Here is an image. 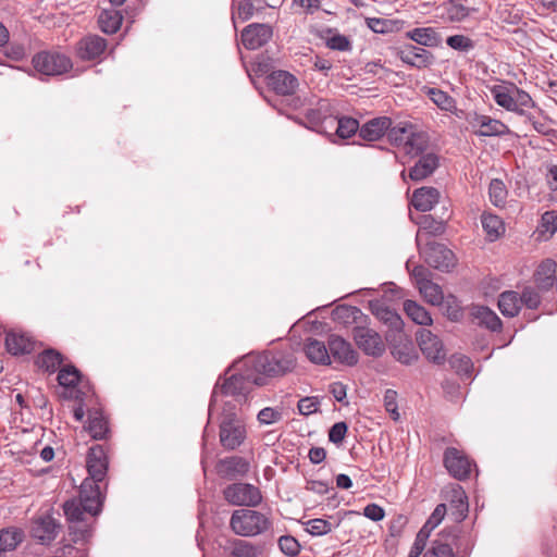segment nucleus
<instances>
[{"label": "nucleus", "instance_id": "nucleus-54", "mask_svg": "<svg viewBox=\"0 0 557 557\" xmlns=\"http://www.w3.org/2000/svg\"><path fill=\"white\" fill-rule=\"evenodd\" d=\"M306 524V530L313 536H322L332 531V523L321 518L310 519Z\"/></svg>", "mask_w": 557, "mask_h": 557}, {"label": "nucleus", "instance_id": "nucleus-57", "mask_svg": "<svg viewBox=\"0 0 557 557\" xmlns=\"http://www.w3.org/2000/svg\"><path fill=\"white\" fill-rule=\"evenodd\" d=\"M423 557H454V553L449 544L435 540Z\"/></svg>", "mask_w": 557, "mask_h": 557}, {"label": "nucleus", "instance_id": "nucleus-34", "mask_svg": "<svg viewBox=\"0 0 557 557\" xmlns=\"http://www.w3.org/2000/svg\"><path fill=\"white\" fill-rule=\"evenodd\" d=\"M483 230L491 242L496 240L505 233V224L503 220L492 213H483L481 216Z\"/></svg>", "mask_w": 557, "mask_h": 557}, {"label": "nucleus", "instance_id": "nucleus-14", "mask_svg": "<svg viewBox=\"0 0 557 557\" xmlns=\"http://www.w3.org/2000/svg\"><path fill=\"white\" fill-rule=\"evenodd\" d=\"M107 470L108 459L102 446H92L87 456V471L89 478L86 480H88L92 486H99L97 483L104 479Z\"/></svg>", "mask_w": 557, "mask_h": 557}, {"label": "nucleus", "instance_id": "nucleus-30", "mask_svg": "<svg viewBox=\"0 0 557 557\" xmlns=\"http://www.w3.org/2000/svg\"><path fill=\"white\" fill-rule=\"evenodd\" d=\"M429 138L424 132L418 131L417 127L410 134L409 140H407L401 148V151L410 157H417L422 154L428 148Z\"/></svg>", "mask_w": 557, "mask_h": 557}, {"label": "nucleus", "instance_id": "nucleus-23", "mask_svg": "<svg viewBox=\"0 0 557 557\" xmlns=\"http://www.w3.org/2000/svg\"><path fill=\"white\" fill-rule=\"evenodd\" d=\"M440 191L435 187H421L413 191L411 203L421 212L430 211L440 200Z\"/></svg>", "mask_w": 557, "mask_h": 557}, {"label": "nucleus", "instance_id": "nucleus-19", "mask_svg": "<svg viewBox=\"0 0 557 557\" xmlns=\"http://www.w3.org/2000/svg\"><path fill=\"white\" fill-rule=\"evenodd\" d=\"M249 471V462L239 456L221 459L216 465V472L221 478L233 480L243 476Z\"/></svg>", "mask_w": 557, "mask_h": 557}, {"label": "nucleus", "instance_id": "nucleus-53", "mask_svg": "<svg viewBox=\"0 0 557 557\" xmlns=\"http://www.w3.org/2000/svg\"><path fill=\"white\" fill-rule=\"evenodd\" d=\"M278 547L288 557H296L300 552L299 542L292 535H283L278 539Z\"/></svg>", "mask_w": 557, "mask_h": 557}, {"label": "nucleus", "instance_id": "nucleus-4", "mask_svg": "<svg viewBox=\"0 0 557 557\" xmlns=\"http://www.w3.org/2000/svg\"><path fill=\"white\" fill-rule=\"evenodd\" d=\"M487 88L495 103L506 111L523 115L527 109L535 106L532 97L515 83L503 81Z\"/></svg>", "mask_w": 557, "mask_h": 557}, {"label": "nucleus", "instance_id": "nucleus-52", "mask_svg": "<svg viewBox=\"0 0 557 557\" xmlns=\"http://www.w3.org/2000/svg\"><path fill=\"white\" fill-rule=\"evenodd\" d=\"M361 314L360 309L352 306H338L333 311L334 320L341 321L343 323H349L350 321H356V319Z\"/></svg>", "mask_w": 557, "mask_h": 557}, {"label": "nucleus", "instance_id": "nucleus-15", "mask_svg": "<svg viewBox=\"0 0 557 557\" xmlns=\"http://www.w3.org/2000/svg\"><path fill=\"white\" fill-rule=\"evenodd\" d=\"M444 466L457 480H465L471 471L469 458L459 449L448 447L444 453Z\"/></svg>", "mask_w": 557, "mask_h": 557}, {"label": "nucleus", "instance_id": "nucleus-24", "mask_svg": "<svg viewBox=\"0 0 557 557\" xmlns=\"http://www.w3.org/2000/svg\"><path fill=\"white\" fill-rule=\"evenodd\" d=\"M438 166V157L435 153L422 154L409 171L412 181H422L433 174Z\"/></svg>", "mask_w": 557, "mask_h": 557}, {"label": "nucleus", "instance_id": "nucleus-44", "mask_svg": "<svg viewBox=\"0 0 557 557\" xmlns=\"http://www.w3.org/2000/svg\"><path fill=\"white\" fill-rule=\"evenodd\" d=\"M331 124L335 125L337 136L344 139L351 137L359 129L358 121L352 117L334 116Z\"/></svg>", "mask_w": 557, "mask_h": 557}, {"label": "nucleus", "instance_id": "nucleus-59", "mask_svg": "<svg viewBox=\"0 0 557 557\" xmlns=\"http://www.w3.org/2000/svg\"><path fill=\"white\" fill-rule=\"evenodd\" d=\"M421 227L434 236L442 235L445 232V223L434 220L431 215H424L422 218Z\"/></svg>", "mask_w": 557, "mask_h": 557}, {"label": "nucleus", "instance_id": "nucleus-27", "mask_svg": "<svg viewBox=\"0 0 557 557\" xmlns=\"http://www.w3.org/2000/svg\"><path fill=\"white\" fill-rule=\"evenodd\" d=\"M471 315L478 324L485 326L491 331H499L502 329V320L499 317L485 306H473Z\"/></svg>", "mask_w": 557, "mask_h": 557}, {"label": "nucleus", "instance_id": "nucleus-41", "mask_svg": "<svg viewBox=\"0 0 557 557\" xmlns=\"http://www.w3.org/2000/svg\"><path fill=\"white\" fill-rule=\"evenodd\" d=\"M414 127V125L409 123H399L392 128L389 127L388 138L391 143L401 149L405 143L409 140Z\"/></svg>", "mask_w": 557, "mask_h": 557}, {"label": "nucleus", "instance_id": "nucleus-10", "mask_svg": "<svg viewBox=\"0 0 557 557\" xmlns=\"http://www.w3.org/2000/svg\"><path fill=\"white\" fill-rule=\"evenodd\" d=\"M425 262L440 271H449L455 267L454 252L442 244L430 242L421 250Z\"/></svg>", "mask_w": 557, "mask_h": 557}, {"label": "nucleus", "instance_id": "nucleus-1", "mask_svg": "<svg viewBox=\"0 0 557 557\" xmlns=\"http://www.w3.org/2000/svg\"><path fill=\"white\" fill-rule=\"evenodd\" d=\"M244 366L253 372L249 374L253 384L263 385L267 377L281 376L293 371L296 358L292 351H267L246 357Z\"/></svg>", "mask_w": 557, "mask_h": 557}, {"label": "nucleus", "instance_id": "nucleus-35", "mask_svg": "<svg viewBox=\"0 0 557 557\" xmlns=\"http://www.w3.org/2000/svg\"><path fill=\"white\" fill-rule=\"evenodd\" d=\"M230 557H258L262 548L245 540H234L230 543Z\"/></svg>", "mask_w": 557, "mask_h": 557}, {"label": "nucleus", "instance_id": "nucleus-63", "mask_svg": "<svg viewBox=\"0 0 557 557\" xmlns=\"http://www.w3.org/2000/svg\"><path fill=\"white\" fill-rule=\"evenodd\" d=\"M430 276L431 272L423 265H417L411 271V277L414 281L418 288L424 285L425 283L432 281Z\"/></svg>", "mask_w": 557, "mask_h": 557}, {"label": "nucleus", "instance_id": "nucleus-11", "mask_svg": "<svg viewBox=\"0 0 557 557\" xmlns=\"http://www.w3.org/2000/svg\"><path fill=\"white\" fill-rule=\"evenodd\" d=\"M475 135L481 137L504 136L510 133L509 127L502 121L488 115L473 113L468 117Z\"/></svg>", "mask_w": 557, "mask_h": 557}, {"label": "nucleus", "instance_id": "nucleus-48", "mask_svg": "<svg viewBox=\"0 0 557 557\" xmlns=\"http://www.w3.org/2000/svg\"><path fill=\"white\" fill-rule=\"evenodd\" d=\"M255 5L251 0H240L233 5L232 20L234 23L236 21L245 22L252 17Z\"/></svg>", "mask_w": 557, "mask_h": 557}, {"label": "nucleus", "instance_id": "nucleus-38", "mask_svg": "<svg viewBox=\"0 0 557 557\" xmlns=\"http://www.w3.org/2000/svg\"><path fill=\"white\" fill-rule=\"evenodd\" d=\"M466 0H449L446 5V17L450 22H461L468 17L475 9L465 4Z\"/></svg>", "mask_w": 557, "mask_h": 557}, {"label": "nucleus", "instance_id": "nucleus-61", "mask_svg": "<svg viewBox=\"0 0 557 557\" xmlns=\"http://www.w3.org/2000/svg\"><path fill=\"white\" fill-rule=\"evenodd\" d=\"M376 314L380 319L384 320L392 327L398 329L401 325L400 317L388 308H379Z\"/></svg>", "mask_w": 557, "mask_h": 557}, {"label": "nucleus", "instance_id": "nucleus-12", "mask_svg": "<svg viewBox=\"0 0 557 557\" xmlns=\"http://www.w3.org/2000/svg\"><path fill=\"white\" fill-rule=\"evenodd\" d=\"M417 341L423 355L432 362L441 364L446 359V350L442 341L430 330L422 329L417 333Z\"/></svg>", "mask_w": 557, "mask_h": 557}, {"label": "nucleus", "instance_id": "nucleus-50", "mask_svg": "<svg viewBox=\"0 0 557 557\" xmlns=\"http://www.w3.org/2000/svg\"><path fill=\"white\" fill-rule=\"evenodd\" d=\"M392 354L397 361L406 366L412 364L418 359V355L411 345L396 346Z\"/></svg>", "mask_w": 557, "mask_h": 557}, {"label": "nucleus", "instance_id": "nucleus-18", "mask_svg": "<svg viewBox=\"0 0 557 557\" xmlns=\"http://www.w3.org/2000/svg\"><path fill=\"white\" fill-rule=\"evenodd\" d=\"M399 59L413 67L423 69L433 63V54L424 48L408 45L398 51Z\"/></svg>", "mask_w": 557, "mask_h": 557}, {"label": "nucleus", "instance_id": "nucleus-22", "mask_svg": "<svg viewBox=\"0 0 557 557\" xmlns=\"http://www.w3.org/2000/svg\"><path fill=\"white\" fill-rule=\"evenodd\" d=\"M107 49V40L98 35H89L77 44V54L83 60H95Z\"/></svg>", "mask_w": 557, "mask_h": 557}, {"label": "nucleus", "instance_id": "nucleus-58", "mask_svg": "<svg viewBox=\"0 0 557 557\" xmlns=\"http://www.w3.org/2000/svg\"><path fill=\"white\" fill-rule=\"evenodd\" d=\"M449 363L459 374H469L472 368L471 360L463 355H453L449 359Z\"/></svg>", "mask_w": 557, "mask_h": 557}, {"label": "nucleus", "instance_id": "nucleus-51", "mask_svg": "<svg viewBox=\"0 0 557 557\" xmlns=\"http://www.w3.org/2000/svg\"><path fill=\"white\" fill-rule=\"evenodd\" d=\"M283 418L282 408L265 407L257 414V420L261 425H271L277 423Z\"/></svg>", "mask_w": 557, "mask_h": 557}, {"label": "nucleus", "instance_id": "nucleus-60", "mask_svg": "<svg viewBox=\"0 0 557 557\" xmlns=\"http://www.w3.org/2000/svg\"><path fill=\"white\" fill-rule=\"evenodd\" d=\"M384 407L387 412L393 416L394 420L399 418V413L397 410V392L393 389H387L384 394Z\"/></svg>", "mask_w": 557, "mask_h": 557}, {"label": "nucleus", "instance_id": "nucleus-43", "mask_svg": "<svg viewBox=\"0 0 557 557\" xmlns=\"http://www.w3.org/2000/svg\"><path fill=\"white\" fill-rule=\"evenodd\" d=\"M418 289L428 304L432 306L442 305L444 300V293L438 284L430 281L429 283L420 286Z\"/></svg>", "mask_w": 557, "mask_h": 557}, {"label": "nucleus", "instance_id": "nucleus-17", "mask_svg": "<svg viewBox=\"0 0 557 557\" xmlns=\"http://www.w3.org/2000/svg\"><path fill=\"white\" fill-rule=\"evenodd\" d=\"M330 358L337 362L354 366L358 362V352L350 343L338 335H331L327 339Z\"/></svg>", "mask_w": 557, "mask_h": 557}, {"label": "nucleus", "instance_id": "nucleus-9", "mask_svg": "<svg viewBox=\"0 0 557 557\" xmlns=\"http://www.w3.org/2000/svg\"><path fill=\"white\" fill-rule=\"evenodd\" d=\"M356 345L368 356L381 357L385 351V343L381 335L367 326H356L352 331Z\"/></svg>", "mask_w": 557, "mask_h": 557}, {"label": "nucleus", "instance_id": "nucleus-62", "mask_svg": "<svg viewBox=\"0 0 557 557\" xmlns=\"http://www.w3.org/2000/svg\"><path fill=\"white\" fill-rule=\"evenodd\" d=\"M347 433V424L345 422L335 423L329 431V440L334 444H339Z\"/></svg>", "mask_w": 557, "mask_h": 557}, {"label": "nucleus", "instance_id": "nucleus-26", "mask_svg": "<svg viewBox=\"0 0 557 557\" xmlns=\"http://www.w3.org/2000/svg\"><path fill=\"white\" fill-rule=\"evenodd\" d=\"M307 358L317 364H330L329 345L315 338H308L304 344Z\"/></svg>", "mask_w": 557, "mask_h": 557}, {"label": "nucleus", "instance_id": "nucleus-5", "mask_svg": "<svg viewBox=\"0 0 557 557\" xmlns=\"http://www.w3.org/2000/svg\"><path fill=\"white\" fill-rule=\"evenodd\" d=\"M230 527L235 534L251 537L267 532L271 527V521L260 511L242 508L232 513Z\"/></svg>", "mask_w": 557, "mask_h": 557}, {"label": "nucleus", "instance_id": "nucleus-25", "mask_svg": "<svg viewBox=\"0 0 557 557\" xmlns=\"http://www.w3.org/2000/svg\"><path fill=\"white\" fill-rule=\"evenodd\" d=\"M392 121L387 116L375 117L367 122L359 129L361 138L368 141L379 140L387 129H389Z\"/></svg>", "mask_w": 557, "mask_h": 557}, {"label": "nucleus", "instance_id": "nucleus-40", "mask_svg": "<svg viewBox=\"0 0 557 557\" xmlns=\"http://www.w3.org/2000/svg\"><path fill=\"white\" fill-rule=\"evenodd\" d=\"M62 362V355L52 348L44 350L37 358V364L50 373L55 372Z\"/></svg>", "mask_w": 557, "mask_h": 557}, {"label": "nucleus", "instance_id": "nucleus-8", "mask_svg": "<svg viewBox=\"0 0 557 557\" xmlns=\"http://www.w3.org/2000/svg\"><path fill=\"white\" fill-rule=\"evenodd\" d=\"M34 67L45 75H61L71 67L70 59L59 52L44 51L33 58Z\"/></svg>", "mask_w": 557, "mask_h": 557}, {"label": "nucleus", "instance_id": "nucleus-13", "mask_svg": "<svg viewBox=\"0 0 557 557\" xmlns=\"http://www.w3.org/2000/svg\"><path fill=\"white\" fill-rule=\"evenodd\" d=\"M273 36L272 26L269 24L253 23L242 30V42L245 48L256 50L270 41Z\"/></svg>", "mask_w": 557, "mask_h": 557}, {"label": "nucleus", "instance_id": "nucleus-47", "mask_svg": "<svg viewBox=\"0 0 557 557\" xmlns=\"http://www.w3.org/2000/svg\"><path fill=\"white\" fill-rule=\"evenodd\" d=\"M450 503L454 505L459 513L458 519L462 520L468 511L467 495L462 487L458 484L454 485L450 490Z\"/></svg>", "mask_w": 557, "mask_h": 557}, {"label": "nucleus", "instance_id": "nucleus-29", "mask_svg": "<svg viewBox=\"0 0 557 557\" xmlns=\"http://www.w3.org/2000/svg\"><path fill=\"white\" fill-rule=\"evenodd\" d=\"M407 37L424 47H437L442 38L433 27H418L409 30Z\"/></svg>", "mask_w": 557, "mask_h": 557}, {"label": "nucleus", "instance_id": "nucleus-37", "mask_svg": "<svg viewBox=\"0 0 557 557\" xmlns=\"http://www.w3.org/2000/svg\"><path fill=\"white\" fill-rule=\"evenodd\" d=\"M404 310L406 314L419 325H431L433 320L429 311L413 300H406L404 302Z\"/></svg>", "mask_w": 557, "mask_h": 557}, {"label": "nucleus", "instance_id": "nucleus-39", "mask_svg": "<svg viewBox=\"0 0 557 557\" xmlns=\"http://www.w3.org/2000/svg\"><path fill=\"white\" fill-rule=\"evenodd\" d=\"M426 95L441 110L448 111L450 113L457 112L456 100L446 91L437 88H428Z\"/></svg>", "mask_w": 557, "mask_h": 557}, {"label": "nucleus", "instance_id": "nucleus-45", "mask_svg": "<svg viewBox=\"0 0 557 557\" xmlns=\"http://www.w3.org/2000/svg\"><path fill=\"white\" fill-rule=\"evenodd\" d=\"M557 232V215L554 212H545L537 227L539 238L547 240Z\"/></svg>", "mask_w": 557, "mask_h": 557}, {"label": "nucleus", "instance_id": "nucleus-46", "mask_svg": "<svg viewBox=\"0 0 557 557\" xmlns=\"http://www.w3.org/2000/svg\"><path fill=\"white\" fill-rule=\"evenodd\" d=\"M490 200L495 207H503L506 202L508 191L503 181L492 180L488 186Z\"/></svg>", "mask_w": 557, "mask_h": 557}, {"label": "nucleus", "instance_id": "nucleus-7", "mask_svg": "<svg viewBox=\"0 0 557 557\" xmlns=\"http://www.w3.org/2000/svg\"><path fill=\"white\" fill-rule=\"evenodd\" d=\"M223 496L228 504L239 507H257L262 502V494L257 486L242 482L227 485Z\"/></svg>", "mask_w": 557, "mask_h": 557}, {"label": "nucleus", "instance_id": "nucleus-20", "mask_svg": "<svg viewBox=\"0 0 557 557\" xmlns=\"http://www.w3.org/2000/svg\"><path fill=\"white\" fill-rule=\"evenodd\" d=\"M268 84L276 94L288 96L296 91L298 79L289 72L280 70L269 75Z\"/></svg>", "mask_w": 557, "mask_h": 557}, {"label": "nucleus", "instance_id": "nucleus-6", "mask_svg": "<svg viewBox=\"0 0 557 557\" xmlns=\"http://www.w3.org/2000/svg\"><path fill=\"white\" fill-rule=\"evenodd\" d=\"M249 374H253V372L251 369L246 368L243 374H234L226 379L223 384L215 385L209 405V419H212L213 410L219 403L220 396L246 397L251 384H253V381L249 379Z\"/></svg>", "mask_w": 557, "mask_h": 557}, {"label": "nucleus", "instance_id": "nucleus-32", "mask_svg": "<svg viewBox=\"0 0 557 557\" xmlns=\"http://www.w3.org/2000/svg\"><path fill=\"white\" fill-rule=\"evenodd\" d=\"M122 15L120 11L114 9H104L98 17L99 27L103 33L114 34L122 24Z\"/></svg>", "mask_w": 557, "mask_h": 557}, {"label": "nucleus", "instance_id": "nucleus-49", "mask_svg": "<svg viewBox=\"0 0 557 557\" xmlns=\"http://www.w3.org/2000/svg\"><path fill=\"white\" fill-rule=\"evenodd\" d=\"M81 380V373L74 366H64L58 374V382L64 387H74Z\"/></svg>", "mask_w": 557, "mask_h": 557}, {"label": "nucleus", "instance_id": "nucleus-31", "mask_svg": "<svg viewBox=\"0 0 557 557\" xmlns=\"http://www.w3.org/2000/svg\"><path fill=\"white\" fill-rule=\"evenodd\" d=\"M306 116L315 126L323 122L331 124V121L334 119L331 103L325 99L319 100L314 108L308 109Z\"/></svg>", "mask_w": 557, "mask_h": 557}, {"label": "nucleus", "instance_id": "nucleus-55", "mask_svg": "<svg viewBox=\"0 0 557 557\" xmlns=\"http://www.w3.org/2000/svg\"><path fill=\"white\" fill-rule=\"evenodd\" d=\"M446 44L455 50L468 52L474 48V41L465 35H453L446 39Z\"/></svg>", "mask_w": 557, "mask_h": 557}, {"label": "nucleus", "instance_id": "nucleus-33", "mask_svg": "<svg viewBox=\"0 0 557 557\" xmlns=\"http://www.w3.org/2000/svg\"><path fill=\"white\" fill-rule=\"evenodd\" d=\"M498 308L505 317H516L521 309V300L517 292L507 290L500 294Z\"/></svg>", "mask_w": 557, "mask_h": 557}, {"label": "nucleus", "instance_id": "nucleus-3", "mask_svg": "<svg viewBox=\"0 0 557 557\" xmlns=\"http://www.w3.org/2000/svg\"><path fill=\"white\" fill-rule=\"evenodd\" d=\"M102 498L99 486H92L88 480L81 485L79 497L64 503L63 509L67 520L72 523L85 521V516H96L101 508Z\"/></svg>", "mask_w": 557, "mask_h": 557}, {"label": "nucleus", "instance_id": "nucleus-16", "mask_svg": "<svg viewBox=\"0 0 557 557\" xmlns=\"http://www.w3.org/2000/svg\"><path fill=\"white\" fill-rule=\"evenodd\" d=\"M60 524L48 512L36 517L32 524V535L41 544L51 543L58 535Z\"/></svg>", "mask_w": 557, "mask_h": 557}, {"label": "nucleus", "instance_id": "nucleus-21", "mask_svg": "<svg viewBox=\"0 0 557 557\" xmlns=\"http://www.w3.org/2000/svg\"><path fill=\"white\" fill-rule=\"evenodd\" d=\"M556 272L557 263L553 259L543 260L533 274L536 287L542 292L549 290L557 282Z\"/></svg>", "mask_w": 557, "mask_h": 557}, {"label": "nucleus", "instance_id": "nucleus-42", "mask_svg": "<svg viewBox=\"0 0 557 557\" xmlns=\"http://www.w3.org/2000/svg\"><path fill=\"white\" fill-rule=\"evenodd\" d=\"M23 532L16 528L0 531V552L14 549L23 540Z\"/></svg>", "mask_w": 557, "mask_h": 557}, {"label": "nucleus", "instance_id": "nucleus-2", "mask_svg": "<svg viewBox=\"0 0 557 557\" xmlns=\"http://www.w3.org/2000/svg\"><path fill=\"white\" fill-rule=\"evenodd\" d=\"M219 442L225 450H235L247 438V425L245 419L236 411V406L231 401H224L221 412L218 414Z\"/></svg>", "mask_w": 557, "mask_h": 557}, {"label": "nucleus", "instance_id": "nucleus-28", "mask_svg": "<svg viewBox=\"0 0 557 557\" xmlns=\"http://www.w3.org/2000/svg\"><path fill=\"white\" fill-rule=\"evenodd\" d=\"M5 345L12 355H24L34 350L35 343L25 334L12 332L7 335Z\"/></svg>", "mask_w": 557, "mask_h": 557}, {"label": "nucleus", "instance_id": "nucleus-56", "mask_svg": "<svg viewBox=\"0 0 557 557\" xmlns=\"http://www.w3.org/2000/svg\"><path fill=\"white\" fill-rule=\"evenodd\" d=\"M519 299L521 306L524 305L529 309H536L541 304L540 293L532 286L524 287Z\"/></svg>", "mask_w": 557, "mask_h": 557}, {"label": "nucleus", "instance_id": "nucleus-64", "mask_svg": "<svg viewBox=\"0 0 557 557\" xmlns=\"http://www.w3.org/2000/svg\"><path fill=\"white\" fill-rule=\"evenodd\" d=\"M319 401L314 397H305L298 403V410L304 416L314 413L319 409Z\"/></svg>", "mask_w": 557, "mask_h": 557}, {"label": "nucleus", "instance_id": "nucleus-36", "mask_svg": "<svg viewBox=\"0 0 557 557\" xmlns=\"http://www.w3.org/2000/svg\"><path fill=\"white\" fill-rule=\"evenodd\" d=\"M86 430L95 440H102L106 436L109 431L108 422L100 411L94 410L89 412Z\"/></svg>", "mask_w": 557, "mask_h": 557}]
</instances>
